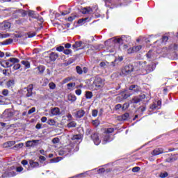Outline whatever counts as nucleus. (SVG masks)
I'll return each mask as SVG.
<instances>
[{"mask_svg":"<svg viewBox=\"0 0 178 178\" xmlns=\"http://www.w3.org/2000/svg\"><path fill=\"white\" fill-rule=\"evenodd\" d=\"M56 124V122L53 119H49L47 121V124H49V126H55Z\"/></svg>","mask_w":178,"mask_h":178,"instance_id":"obj_38","label":"nucleus"},{"mask_svg":"<svg viewBox=\"0 0 178 178\" xmlns=\"http://www.w3.org/2000/svg\"><path fill=\"white\" fill-rule=\"evenodd\" d=\"M49 86L51 90H55L56 85L54 82H51L49 84Z\"/></svg>","mask_w":178,"mask_h":178,"instance_id":"obj_49","label":"nucleus"},{"mask_svg":"<svg viewBox=\"0 0 178 178\" xmlns=\"http://www.w3.org/2000/svg\"><path fill=\"white\" fill-rule=\"evenodd\" d=\"M168 40H169V38L168 36H163L161 40H157L155 42V43L162 42V44H165V42H166Z\"/></svg>","mask_w":178,"mask_h":178,"instance_id":"obj_32","label":"nucleus"},{"mask_svg":"<svg viewBox=\"0 0 178 178\" xmlns=\"http://www.w3.org/2000/svg\"><path fill=\"white\" fill-rule=\"evenodd\" d=\"M134 47H130L129 49H127V54H134Z\"/></svg>","mask_w":178,"mask_h":178,"instance_id":"obj_56","label":"nucleus"},{"mask_svg":"<svg viewBox=\"0 0 178 178\" xmlns=\"http://www.w3.org/2000/svg\"><path fill=\"white\" fill-rule=\"evenodd\" d=\"M133 48H134V52H138V51H140L141 48H143V46L138 45V46L133 47Z\"/></svg>","mask_w":178,"mask_h":178,"instance_id":"obj_39","label":"nucleus"},{"mask_svg":"<svg viewBox=\"0 0 178 178\" xmlns=\"http://www.w3.org/2000/svg\"><path fill=\"white\" fill-rule=\"evenodd\" d=\"M72 150L73 147H72V145H68L58 151V155L61 156H67Z\"/></svg>","mask_w":178,"mask_h":178,"instance_id":"obj_4","label":"nucleus"},{"mask_svg":"<svg viewBox=\"0 0 178 178\" xmlns=\"http://www.w3.org/2000/svg\"><path fill=\"white\" fill-rule=\"evenodd\" d=\"M72 80V78L67 77L63 80V84H66V83H69Z\"/></svg>","mask_w":178,"mask_h":178,"instance_id":"obj_51","label":"nucleus"},{"mask_svg":"<svg viewBox=\"0 0 178 178\" xmlns=\"http://www.w3.org/2000/svg\"><path fill=\"white\" fill-rule=\"evenodd\" d=\"M15 144H16V141L11 140L6 143V147H12V145H15Z\"/></svg>","mask_w":178,"mask_h":178,"instance_id":"obj_37","label":"nucleus"},{"mask_svg":"<svg viewBox=\"0 0 178 178\" xmlns=\"http://www.w3.org/2000/svg\"><path fill=\"white\" fill-rule=\"evenodd\" d=\"M77 124H76V122L74 121H71L70 123L67 124V127L70 128V127H76Z\"/></svg>","mask_w":178,"mask_h":178,"instance_id":"obj_35","label":"nucleus"},{"mask_svg":"<svg viewBox=\"0 0 178 178\" xmlns=\"http://www.w3.org/2000/svg\"><path fill=\"white\" fill-rule=\"evenodd\" d=\"M83 15H92V8L90 7L83 8L81 10Z\"/></svg>","mask_w":178,"mask_h":178,"instance_id":"obj_11","label":"nucleus"},{"mask_svg":"<svg viewBox=\"0 0 178 178\" xmlns=\"http://www.w3.org/2000/svg\"><path fill=\"white\" fill-rule=\"evenodd\" d=\"M67 86L69 90H71L72 87H76V83H70L67 84Z\"/></svg>","mask_w":178,"mask_h":178,"instance_id":"obj_48","label":"nucleus"},{"mask_svg":"<svg viewBox=\"0 0 178 178\" xmlns=\"http://www.w3.org/2000/svg\"><path fill=\"white\" fill-rule=\"evenodd\" d=\"M161 104L162 103L161 102V101H158L156 103L152 104V106H150V109H152V111H155V109H159V106H161Z\"/></svg>","mask_w":178,"mask_h":178,"instance_id":"obj_18","label":"nucleus"},{"mask_svg":"<svg viewBox=\"0 0 178 178\" xmlns=\"http://www.w3.org/2000/svg\"><path fill=\"white\" fill-rule=\"evenodd\" d=\"M21 15H22V17H24V16H27V15H28V10L26 11V10H21Z\"/></svg>","mask_w":178,"mask_h":178,"instance_id":"obj_55","label":"nucleus"},{"mask_svg":"<svg viewBox=\"0 0 178 178\" xmlns=\"http://www.w3.org/2000/svg\"><path fill=\"white\" fill-rule=\"evenodd\" d=\"M143 99H145V95L143 94L139 96H136L132 98L133 104H138V102H141Z\"/></svg>","mask_w":178,"mask_h":178,"instance_id":"obj_7","label":"nucleus"},{"mask_svg":"<svg viewBox=\"0 0 178 178\" xmlns=\"http://www.w3.org/2000/svg\"><path fill=\"white\" fill-rule=\"evenodd\" d=\"M33 84H31L29 86H28L27 88H24V90H26L27 93H26V97H31V95H33Z\"/></svg>","mask_w":178,"mask_h":178,"instance_id":"obj_15","label":"nucleus"},{"mask_svg":"<svg viewBox=\"0 0 178 178\" xmlns=\"http://www.w3.org/2000/svg\"><path fill=\"white\" fill-rule=\"evenodd\" d=\"M72 140H81V135H80V134L74 135L72 137Z\"/></svg>","mask_w":178,"mask_h":178,"instance_id":"obj_41","label":"nucleus"},{"mask_svg":"<svg viewBox=\"0 0 178 178\" xmlns=\"http://www.w3.org/2000/svg\"><path fill=\"white\" fill-rule=\"evenodd\" d=\"M38 141V140H28L26 142V147H27L28 148H29L30 147H35Z\"/></svg>","mask_w":178,"mask_h":178,"instance_id":"obj_13","label":"nucleus"},{"mask_svg":"<svg viewBox=\"0 0 178 178\" xmlns=\"http://www.w3.org/2000/svg\"><path fill=\"white\" fill-rule=\"evenodd\" d=\"M163 153V149H156L153 150V152H152V154L154 156L159 155Z\"/></svg>","mask_w":178,"mask_h":178,"instance_id":"obj_25","label":"nucleus"},{"mask_svg":"<svg viewBox=\"0 0 178 178\" xmlns=\"http://www.w3.org/2000/svg\"><path fill=\"white\" fill-rule=\"evenodd\" d=\"M64 54L65 55H70V54H72V50L67 49L65 50H64Z\"/></svg>","mask_w":178,"mask_h":178,"instance_id":"obj_59","label":"nucleus"},{"mask_svg":"<svg viewBox=\"0 0 178 178\" xmlns=\"http://www.w3.org/2000/svg\"><path fill=\"white\" fill-rule=\"evenodd\" d=\"M29 164L31 167L29 168L28 170H30L31 169H34L35 168H40V163L37 161L30 160Z\"/></svg>","mask_w":178,"mask_h":178,"instance_id":"obj_10","label":"nucleus"},{"mask_svg":"<svg viewBox=\"0 0 178 178\" xmlns=\"http://www.w3.org/2000/svg\"><path fill=\"white\" fill-rule=\"evenodd\" d=\"M0 65L1 66H2V67H4L5 69H8L13 66V64H12L10 61H9V59L0 61Z\"/></svg>","mask_w":178,"mask_h":178,"instance_id":"obj_8","label":"nucleus"},{"mask_svg":"<svg viewBox=\"0 0 178 178\" xmlns=\"http://www.w3.org/2000/svg\"><path fill=\"white\" fill-rule=\"evenodd\" d=\"M39 73L40 74H42V73H44V70H45V67H44L43 65H40L37 67Z\"/></svg>","mask_w":178,"mask_h":178,"instance_id":"obj_31","label":"nucleus"},{"mask_svg":"<svg viewBox=\"0 0 178 178\" xmlns=\"http://www.w3.org/2000/svg\"><path fill=\"white\" fill-rule=\"evenodd\" d=\"M84 115H86V111L83 109H79L76 112L75 118H76V119H81Z\"/></svg>","mask_w":178,"mask_h":178,"instance_id":"obj_12","label":"nucleus"},{"mask_svg":"<svg viewBox=\"0 0 178 178\" xmlns=\"http://www.w3.org/2000/svg\"><path fill=\"white\" fill-rule=\"evenodd\" d=\"M115 129L113 128H108L107 129L104 134H103V144H106L107 143H111V141H113V136H112V133Z\"/></svg>","mask_w":178,"mask_h":178,"instance_id":"obj_2","label":"nucleus"},{"mask_svg":"<svg viewBox=\"0 0 178 178\" xmlns=\"http://www.w3.org/2000/svg\"><path fill=\"white\" fill-rule=\"evenodd\" d=\"M35 112V107H33L28 111V115H31V113H34Z\"/></svg>","mask_w":178,"mask_h":178,"instance_id":"obj_57","label":"nucleus"},{"mask_svg":"<svg viewBox=\"0 0 178 178\" xmlns=\"http://www.w3.org/2000/svg\"><path fill=\"white\" fill-rule=\"evenodd\" d=\"M83 44V42L80 41V42H76L73 45V48L75 49H77V48H80V47H81Z\"/></svg>","mask_w":178,"mask_h":178,"instance_id":"obj_30","label":"nucleus"},{"mask_svg":"<svg viewBox=\"0 0 178 178\" xmlns=\"http://www.w3.org/2000/svg\"><path fill=\"white\" fill-rule=\"evenodd\" d=\"M170 49H171V51H176V49H177V45L175 44H171L170 46Z\"/></svg>","mask_w":178,"mask_h":178,"instance_id":"obj_47","label":"nucleus"},{"mask_svg":"<svg viewBox=\"0 0 178 178\" xmlns=\"http://www.w3.org/2000/svg\"><path fill=\"white\" fill-rule=\"evenodd\" d=\"M86 98L87 99H91L92 98V92L90 91L86 92Z\"/></svg>","mask_w":178,"mask_h":178,"instance_id":"obj_33","label":"nucleus"},{"mask_svg":"<svg viewBox=\"0 0 178 178\" xmlns=\"http://www.w3.org/2000/svg\"><path fill=\"white\" fill-rule=\"evenodd\" d=\"M133 70H134V67L131 65H126L124 67L121 71L120 75L121 76H127L130 74Z\"/></svg>","mask_w":178,"mask_h":178,"instance_id":"obj_5","label":"nucleus"},{"mask_svg":"<svg viewBox=\"0 0 178 178\" xmlns=\"http://www.w3.org/2000/svg\"><path fill=\"white\" fill-rule=\"evenodd\" d=\"M15 86V81L14 80H9L6 83V86L8 88H12Z\"/></svg>","mask_w":178,"mask_h":178,"instance_id":"obj_26","label":"nucleus"},{"mask_svg":"<svg viewBox=\"0 0 178 178\" xmlns=\"http://www.w3.org/2000/svg\"><path fill=\"white\" fill-rule=\"evenodd\" d=\"M130 41V36L122 35L121 38L115 39V42L118 44H123L124 42H129Z\"/></svg>","mask_w":178,"mask_h":178,"instance_id":"obj_6","label":"nucleus"},{"mask_svg":"<svg viewBox=\"0 0 178 178\" xmlns=\"http://www.w3.org/2000/svg\"><path fill=\"white\" fill-rule=\"evenodd\" d=\"M2 95H4V97H8L9 95V90L8 89H3L2 91Z\"/></svg>","mask_w":178,"mask_h":178,"instance_id":"obj_46","label":"nucleus"},{"mask_svg":"<svg viewBox=\"0 0 178 178\" xmlns=\"http://www.w3.org/2000/svg\"><path fill=\"white\" fill-rule=\"evenodd\" d=\"M76 99L77 97H76V95L72 94L68 95V101H70V102H74Z\"/></svg>","mask_w":178,"mask_h":178,"instance_id":"obj_29","label":"nucleus"},{"mask_svg":"<svg viewBox=\"0 0 178 178\" xmlns=\"http://www.w3.org/2000/svg\"><path fill=\"white\" fill-rule=\"evenodd\" d=\"M146 109H147V108H145V106H140V107L138 108V112H140V114L143 115V113H144V112H145V110H146Z\"/></svg>","mask_w":178,"mask_h":178,"instance_id":"obj_34","label":"nucleus"},{"mask_svg":"<svg viewBox=\"0 0 178 178\" xmlns=\"http://www.w3.org/2000/svg\"><path fill=\"white\" fill-rule=\"evenodd\" d=\"M21 63L24 66L25 69H30V62L28 60H22Z\"/></svg>","mask_w":178,"mask_h":178,"instance_id":"obj_27","label":"nucleus"},{"mask_svg":"<svg viewBox=\"0 0 178 178\" xmlns=\"http://www.w3.org/2000/svg\"><path fill=\"white\" fill-rule=\"evenodd\" d=\"M28 15H29V16H31V17H34V15H35V12L34 10H29Z\"/></svg>","mask_w":178,"mask_h":178,"instance_id":"obj_44","label":"nucleus"},{"mask_svg":"<svg viewBox=\"0 0 178 178\" xmlns=\"http://www.w3.org/2000/svg\"><path fill=\"white\" fill-rule=\"evenodd\" d=\"M1 26L3 29V30H8L10 29V24L8 22H3L1 24Z\"/></svg>","mask_w":178,"mask_h":178,"instance_id":"obj_22","label":"nucleus"},{"mask_svg":"<svg viewBox=\"0 0 178 178\" xmlns=\"http://www.w3.org/2000/svg\"><path fill=\"white\" fill-rule=\"evenodd\" d=\"M51 113L52 116H58L60 115V110L58 107H55L51 109Z\"/></svg>","mask_w":178,"mask_h":178,"instance_id":"obj_16","label":"nucleus"},{"mask_svg":"<svg viewBox=\"0 0 178 178\" xmlns=\"http://www.w3.org/2000/svg\"><path fill=\"white\" fill-rule=\"evenodd\" d=\"M24 144L23 143H20L19 144L15 145L13 149H15L16 151L19 150L20 148H23Z\"/></svg>","mask_w":178,"mask_h":178,"instance_id":"obj_28","label":"nucleus"},{"mask_svg":"<svg viewBox=\"0 0 178 178\" xmlns=\"http://www.w3.org/2000/svg\"><path fill=\"white\" fill-rule=\"evenodd\" d=\"M120 95L122 97V99H127L129 97H131V93L124 92L121 93Z\"/></svg>","mask_w":178,"mask_h":178,"instance_id":"obj_23","label":"nucleus"},{"mask_svg":"<svg viewBox=\"0 0 178 178\" xmlns=\"http://www.w3.org/2000/svg\"><path fill=\"white\" fill-rule=\"evenodd\" d=\"M129 90L130 91H134V92L137 94L141 91V88L137 85H132L129 86Z\"/></svg>","mask_w":178,"mask_h":178,"instance_id":"obj_14","label":"nucleus"},{"mask_svg":"<svg viewBox=\"0 0 178 178\" xmlns=\"http://www.w3.org/2000/svg\"><path fill=\"white\" fill-rule=\"evenodd\" d=\"M8 37H9L8 33H6V34L0 33V38H8Z\"/></svg>","mask_w":178,"mask_h":178,"instance_id":"obj_61","label":"nucleus"},{"mask_svg":"<svg viewBox=\"0 0 178 178\" xmlns=\"http://www.w3.org/2000/svg\"><path fill=\"white\" fill-rule=\"evenodd\" d=\"M104 1H105V3H106V6H108V3H111V4H114L115 3L113 0H104Z\"/></svg>","mask_w":178,"mask_h":178,"instance_id":"obj_60","label":"nucleus"},{"mask_svg":"<svg viewBox=\"0 0 178 178\" xmlns=\"http://www.w3.org/2000/svg\"><path fill=\"white\" fill-rule=\"evenodd\" d=\"M90 20L91 17L82 18L78 20V24H84V23H87V22H90Z\"/></svg>","mask_w":178,"mask_h":178,"instance_id":"obj_21","label":"nucleus"},{"mask_svg":"<svg viewBox=\"0 0 178 178\" xmlns=\"http://www.w3.org/2000/svg\"><path fill=\"white\" fill-rule=\"evenodd\" d=\"M140 169V167H134L132 168V172L136 173V172H139Z\"/></svg>","mask_w":178,"mask_h":178,"instance_id":"obj_63","label":"nucleus"},{"mask_svg":"<svg viewBox=\"0 0 178 178\" xmlns=\"http://www.w3.org/2000/svg\"><path fill=\"white\" fill-rule=\"evenodd\" d=\"M9 62H10V63H12L13 66L14 65H16V63H19V62H20V60H19V58H10Z\"/></svg>","mask_w":178,"mask_h":178,"instance_id":"obj_24","label":"nucleus"},{"mask_svg":"<svg viewBox=\"0 0 178 178\" xmlns=\"http://www.w3.org/2000/svg\"><path fill=\"white\" fill-rule=\"evenodd\" d=\"M92 116H93V118H97V116H98V111L97 110H93L92 111Z\"/></svg>","mask_w":178,"mask_h":178,"instance_id":"obj_52","label":"nucleus"},{"mask_svg":"<svg viewBox=\"0 0 178 178\" xmlns=\"http://www.w3.org/2000/svg\"><path fill=\"white\" fill-rule=\"evenodd\" d=\"M63 49H65V47H63V46L56 47V51H58V52H62Z\"/></svg>","mask_w":178,"mask_h":178,"instance_id":"obj_62","label":"nucleus"},{"mask_svg":"<svg viewBox=\"0 0 178 178\" xmlns=\"http://www.w3.org/2000/svg\"><path fill=\"white\" fill-rule=\"evenodd\" d=\"M129 116H130L129 114L126 113L121 116L120 119L121 120H127V119H129Z\"/></svg>","mask_w":178,"mask_h":178,"instance_id":"obj_36","label":"nucleus"},{"mask_svg":"<svg viewBox=\"0 0 178 178\" xmlns=\"http://www.w3.org/2000/svg\"><path fill=\"white\" fill-rule=\"evenodd\" d=\"M60 140L58 139V138H54L52 139V143L53 144H58L59 143Z\"/></svg>","mask_w":178,"mask_h":178,"instance_id":"obj_58","label":"nucleus"},{"mask_svg":"<svg viewBox=\"0 0 178 178\" xmlns=\"http://www.w3.org/2000/svg\"><path fill=\"white\" fill-rule=\"evenodd\" d=\"M3 116L6 119H10V118L13 116V113H12L10 110H6L3 112Z\"/></svg>","mask_w":178,"mask_h":178,"instance_id":"obj_17","label":"nucleus"},{"mask_svg":"<svg viewBox=\"0 0 178 178\" xmlns=\"http://www.w3.org/2000/svg\"><path fill=\"white\" fill-rule=\"evenodd\" d=\"M136 66L138 67L139 70H145L147 74L154 72L156 67V64L155 63H151L150 64L147 65V62L145 61H138L136 63Z\"/></svg>","mask_w":178,"mask_h":178,"instance_id":"obj_1","label":"nucleus"},{"mask_svg":"<svg viewBox=\"0 0 178 178\" xmlns=\"http://www.w3.org/2000/svg\"><path fill=\"white\" fill-rule=\"evenodd\" d=\"M63 159V157H56L53 159L54 162L57 163Z\"/></svg>","mask_w":178,"mask_h":178,"instance_id":"obj_54","label":"nucleus"},{"mask_svg":"<svg viewBox=\"0 0 178 178\" xmlns=\"http://www.w3.org/2000/svg\"><path fill=\"white\" fill-rule=\"evenodd\" d=\"M159 176L161 178H166L168 176H169V174L168 172H161Z\"/></svg>","mask_w":178,"mask_h":178,"instance_id":"obj_40","label":"nucleus"},{"mask_svg":"<svg viewBox=\"0 0 178 178\" xmlns=\"http://www.w3.org/2000/svg\"><path fill=\"white\" fill-rule=\"evenodd\" d=\"M13 66V69L14 70H19V69H20L21 65L20 64H19V63H17L16 64H15Z\"/></svg>","mask_w":178,"mask_h":178,"instance_id":"obj_43","label":"nucleus"},{"mask_svg":"<svg viewBox=\"0 0 178 178\" xmlns=\"http://www.w3.org/2000/svg\"><path fill=\"white\" fill-rule=\"evenodd\" d=\"M91 138L95 145H99V144H101V140H99L98 134H93L91 135Z\"/></svg>","mask_w":178,"mask_h":178,"instance_id":"obj_9","label":"nucleus"},{"mask_svg":"<svg viewBox=\"0 0 178 178\" xmlns=\"http://www.w3.org/2000/svg\"><path fill=\"white\" fill-rule=\"evenodd\" d=\"M59 55H58V54L55 53V52H52L49 54V58L50 60H51V62H55V60H56V59H58Z\"/></svg>","mask_w":178,"mask_h":178,"instance_id":"obj_20","label":"nucleus"},{"mask_svg":"<svg viewBox=\"0 0 178 178\" xmlns=\"http://www.w3.org/2000/svg\"><path fill=\"white\" fill-rule=\"evenodd\" d=\"M13 42V39H8L4 42L3 45H9V44H12Z\"/></svg>","mask_w":178,"mask_h":178,"instance_id":"obj_45","label":"nucleus"},{"mask_svg":"<svg viewBox=\"0 0 178 178\" xmlns=\"http://www.w3.org/2000/svg\"><path fill=\"white\" fill-rule=\"evenodd\" d=\"M146 56L149 59H155V58H156V56H155V51H153L152 50H149L146 54Z\"/></svg>","mask_w":178,"mask_h":178,"instance_id":"obj_19","label":"nucleus"},{"mask_svg":"<svg viewBox=\"0 0 178 178\" xmlns=\"http://www.w3.org/2000/svg\"><path fill=\"white\" fill-rule=\"evenodd\" d=\"M129 106H130V105L128 103L124 104L122 108V111H126V109H127Z\"/></svg>","mask_w":178,"mask_h":178,"instance_id":"obj_53","label":"nucleus"},{"mask_svg":"<svg viewBox=\"0 0 178 178\" xmlns=\"http://www.w3.org/2000/svg\"><path fill=\"white\" fill-rule=\"evenodd\" d=\"M76 72H77V73H79V74H83V70L81 69V67H80V66H76Z\"/></svg>","mask_w":178,"mask_h":178,"instance_id":"obj_50","label":"nucleus"},{"mask_svg":"<svg viewBox=\"0 0 178 178\" xmlns=\"http://www.w3.org/2000/svg\"><path fill=\"white\" fill-rule=\"evenodd\" d=\"M109 65V63L101 62L99 64L100 67H104V69Z\"/></svg>","mask_w":178,"mask_h":178,"instance_id":"obj_42","label":"nucleus"},{"mask_svg":"<svg viewBox=\"0 0 178 178\" xmlns=\"http://www.w3.org/2000/svg\"><path fill=\"white\" fill-rule=\"evenodd\" d=\"M172 59H178V56H177V54L176 53V51H174L173 53H172Z\"/></svg>","mask_w":178,"mask_h":178,"instance_id":"obj_64","label":"nucleus"},{"mask_svg":"<svg viewBox=\"0 0 178 178\" xmlns=\"http://www.w3.org/2000/svg\"><path fill=\"white\" fill-rule=\"evenodd\" d=\"M92 86L95 87V88H102V86H105V80L99 76H96L94 78Z\"/></svg>","mask_w":178,"mask_h":178,"instance_id":"obj_3","label":"nucleus"}]
</instances>
